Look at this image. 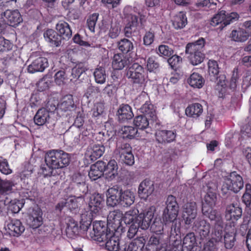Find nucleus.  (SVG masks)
<instances>
[{
  "label": "nucleus",
  "mask_w": 251,
  "mask_h": 251,
  "mask_svg": "<svg viewBox=\"0 0 251 251\" xmlns=\"http://www.w3.org/2000/svg\"><path fill=\"white\" fill-rule=\"evenodd\" d=\"M3 20L7 22L6 25L11 26H17L23 21L21 15L18 10H6L2 14Z\"/></svg>",
  "instance_id": "15"
},
{
  "label": "nucleus",
  "mask_w": 251,
  "mask_h": 251,
  "mask_svg": "<svg viewBox=\"0 0 251 251\" xmlns=\"http://www.w3.org/2000/svg\"><path fill=\"white\" fill-rule=\"evenodd\" d=\"M104 203V196L99 193L91 196L89 202V207L92 216L93 214H98L101 210Z\"/></svg>",
  "instance_id": "14"
},
{
  "label": "nucleus",
  "mask_w": 251,
  "mask_h": 251,
  "mask_svg": "<svg viewBox=\"0 0 251 251\" xmlns=\"http://www.w3.org/2000/svg\"><path fill=\"white\" fill-rule=\"evenodd\" d=\"M249 37L244 29L233 30L230 34L232 39L236 42H244L248 39Z\"/></svg>",
  "instance_id": "47"
},
{
  "label": "nucleus",
  "mask_w": 251,
  "mask_h": 251,
  "mask_svg": "<svg viewBox=\"0 0 251 251\" xmlns=\"http://www.w3.org/2000/svg\"><path fill=\"white\" fill-rule=\"evenodd\" d=\"M50 119V113L45 107L38 109L34 117V122L38 126L47 125Z\"/></svg>",
  "instance_id": "24"
},
{
  "label": "nucleus",
  "mask_w": 251,
  "mask_h": 251,
  "mask_svg": "<svg viewBox=\"0 0 251 251\" xmlns=\"http://www.w3.org/2000/svg\"><path fill=\"white\" fill-rule=\"evenodd\" d=\"M140 112L144 116H148L153 121L157 119L156 110L153 104L150 102L146 101L140 108Z\"/></svg>",
  "instance_id": "37"
},
{
  "label": "nucleus",
  "mask_w": 251,
  "mask_h": 251,
  "mask_svg": "<svg viewBox=\"0 0 251 251\" xmlns=\"http://www.w3.org/2000/svg\"><path fill=\"white\" fill-rule=\"evenodd\" d=\"M154 190L153 182L146 179L140 184L138 187V194L142 199H146L153 193Z\"/></svg>",
  "instance_id": "17"
},
{
  "label": "nucleus",
  "mask_w": 251,
  "mask_h": 251,
  "mask_svg": "<svg viewBox=\"0 0 251 251\" xmlns=\"http://www.w3.org/2000/svg\"><path fill=\"white\" fill-rule=\"evenodd\" d=\"M225 234L224 236L225 246L226 249H230L234 245L235 235L237 233V227L226 225Z\"/></svg>",
  "instance_id": "16"
},
{
  "label": "nucleus",
  "mask_w": 251,
  "mask_h": 251,
  "mask_svg": "<svg viewBox=\"0 0 251 251\" xmlns=\"http://www.w3.org/2000/svg\"><path fill=\"white\" fill-rule=\"evenodd\" d=\"M88 68L85 66L84 63H79L75 65L72 69V75L73 78H78L80 76L86 71Z\"/></svg>",
  "instance_id": "56"
},
{
  "label": "nucleus",
  "mask_w": 251,
  "mask_h": 251,
  "mask_svg": "<svg viewBox=\"0 0 251 251\" xmlns=\"http://www.w3.org/2000/svg\"><path fill=\"white\" fill-rule=\"evenodd\" d=\"M123 190L121 186L114 185L109 188L107 191V204L109 206L114 207L119 203Z\"/></svg>",
  "instance_id": "13"
},
{
  "label": "nucleus",
  "mask_w": 251,
  "mask_h": 251,
  "mask_svg": "<svg viewBox=\"0 0 251 251\" xmlns=\"http://www.w3.org/2000/svg\"><path fill=\"white\" fill-rule=\"evenodd\" d=\"M67 234L72 237L79 234V228L77 222L74 219L69 218L67 223V226L66 229Z\"/></svg>",
  "instance_id": "43"
},
{
  "label": "nucleus",
  "mask_w": 251,
  "mask_h": 251,
  "mask_svg": "<svg viewBox=\"0 0 251 251\" xmlns=\"http://www.w3.org/2000/svg\"><path fill=\"white\" fill-rule=\"evenodd\" d=\"M109 225L106 224L105 222L101 221H96L93 223V235L91 236L94 240L100 243L103 241L106 236H110L112 231L108 229Z\"/></svg>",
  "instance_id": "7"
},
{
  "label": "nucleus",
  "mask_w": 251,
  "mask_h": 251,
  "mask_svg": "<svg viewBox=\"0 0 251 251\" xmlns=\"http://www.w3.org/2000/svg\"><path fill=\"white\" fill-rule=\"evenodd\" d=\"M227 80L225 75H220L217 82L216 89L218 90L220 94L223 96L227 93L228 89L231 91H234L236 90L237 86L239 85V82L234 81L231 79L228 87L227 86Z\"/></svg>",
  "instance_id": "12"
},
{
  "label": "nucleus",
  "mask_w": 251,
  "mask_h": 251,
  "mask_svg": "<svg viewBox=\"0 0 251 251\" xmlns=\"http://www.w3.org/2000/svg\"><path fill=\"white\" fill-rule=\"evenodd\" d=\"M155 40L154 31L150 29L149 31L145 32L143 37V44L146 47L151 46Z\"/></svg>",
  "instance_id": "57"
},
{
  "label": "nucleus",
  "mask_w": 251,
  "mask_h": 251,
  "mask_svg": "<svg viewBox=\"0 0 251 251\" xmlns=\"http://www.w3.org/2000/svg\"><path fill=\"white\" fill-rule=\"evenodd\" d=\"M204 45L205 40L202 37L194 42L187 44L185 52L189 55L188 59L193 65H199L203 61L205 55L202 51Z\"/></svg>",
  "instance_id": "3"
},
{
  "label": "nucleus",
  "mask_w": 251,
  "mask_h": 251,
  "mask_svg": "<svg viewBox=\"0 0 251 251\" xmlns=\"http://www.w3.org/2000/svg\"><path fill=\"white\" fill-rule=\"evenodd\" d=\"M9 234L14 236H20L24 231L25 227L22 222L17 219H12L7 225Z\"/></svg>",
  "instance_id": "25"
},
{
  "label": "nucleus",
  "mask_w": 251,
  "mask_h": 251,
  "mask_svg": "<svg viewBox=\"0 0 251 251\" xmlns=\"http://www.w3.org/2000/svg\"><path fill=\"white\" fill-rule=\"evenodd\" d=\"M197 244L196 238L195 234L193 232L187 233L184 237L183 240V245L184 248L191 250Z\"/></svg>",
  "instance_id": "45"
},
{
  "label": "nucleus",
  "mask_w": 251,
  "mask_h": 251,
  "mask_svg": "<svg viewBox=\"0 0 251 251\" xmlns=\"http://www.w3.org/2000/svg\"><path fill=\"white\" fill-rule=\"evenodd\" d=\"M212 224V234L213 236H215L216 241H222L224 231L223 220L220 221V222L214 223Z\"/></svg>",
  "instance_id": "41"
},
{
  "label": "nucleus",
  "mask_w": 251,
  "mask_h": 251,
  "mask_svg": "<svg viewBox=\"0 0 251 251\" xmlns=\"http://www.w3.org/2000/svg\"><path fill=\"white\" fill-rule=\"evenodd\" d=\"M139 213V210L134 208L126 212L123 217V220L126 225H137L136 217Z\"/></svg>",
  "instance_id": "40"
},
{
  "label": "nucleus",
  "mask_w": 251,
  "mask_h": 251,
  "mask_svg": "<svg viewBox=\"0 0 251 251\" xmlns=\"http://www.w3.org/2000/svg\"><path fill=\"white\" fill-rule=\"evenodd\" d=\"M202 212L204 215L208 217L211 222L217 223L223 220L222 215L219 212L213 210V208H207V206L205 205L202 206Z\"/></svg>",
  "instance_id": "33"
},
{
  "label": "nucleus",
  "mask_w": 251,
  "mask_h": 251,
  "mask_svg": "<svg viewBox=\"0 0 251 251\" xmlns=\"http://www.w3.org/2000/svg\"><path fill=\"white\" fill-rule=\"evenodd\" d=\"M48 66V61L46 57H39L34 59L27 68L30 73L43 72Z\"/></svg>",
  "instance_id": "19"
},
{
  "label": "nucleus",
  "mask_w": 251,
  "mask_h": 251,
  "mask_svg": "<svg viewBox=\"0 0 251 251\" xmlns=\"http://www.w3.org/2000/svg\"><path fill=\"white\" fill-rule=\"evenodd\" d=\"M135 200L134 193L126 190L123 191L119 200V203L124 207H128L132 204Z\"/></svg>",
  "instance_id": "36"
},
{
  "label": "nucleus",
  "mask_w": 251,
  "mask_h": 251,
  "mask_svg": "<svg viewBox=\"0 0 251 251\" xmlns=\"http://www.w3.org/2000/svg\"><path fill=\"white\" fill-rule=\"evenodd\" d=\"M104 173L107 178L112 180L118 175V165L116 161L110 160L107 164L104 162Z\"/></svg>",
  "instance_id": "31"
},
{
  "label": "nucleus",
  "mask_w": 251,
  "mask_h": 251,
  "mask_svg": "<svg viewBox=\"0 0 251 251\" xmlns=\"http://www.w3.org/2000/svg\"><path fill=\"white\" fill-rule=\"evenodd\" d=\"M104 151L105 148L103 145H94L87 148L85 155L94 162L100 158L104 153Z\"/></svg>",
  "instance_id": "21"
},
{
  "label": "nucleus",
  "mask_w": 251,
  "mask_h": 251,
  "mask_svg": "<svg viewBox=\"0 0 251 251\" xmlns=\"http://www.w3.org/2000/svg\"><path fill=\"white\" fill-rule=\"evenodd\" d=\"M203 112V107L199 103L189 105L185 109L186 115L189 117L197 119Z\"/></svg>",
  "instance_id": "29"
},
{
  "label": "nucleus",
  "mask_w": 251,
  "mask_h": 251,
  "mask_svg": "<svg viewBox=\"0 0 251 251\" xmlns=\"http://www.w3.org/2000/svg\"><path fill=\"white\" fill-rule=\"evenodd\" d=\"M193 230L199 233L201 239H206L209 236L210 225L206 221L198 218L193 222Z\"/></svg>",
  "instance_id": "11"
},
{
  "label": "nucleus",
  "mask_w": 251,
  "mask_h": 251,
  "mask_svg": "<svg viewBox=\"0 0 251 251\" xmlns=\"http://www.w3.org/2000/svg\"><path fill=\"white\" fill-rule=\"evenodd\" d=\"M80 218L79 233L81 231L83 232L87 231L92 223V218L90 215L87 216V215L82 214Z\"/></svg>",
  "instance_id": "52"
},
{
  "label": "nucleus",
  "mask_w": 251,
  "mask_h": 251,
  "mask_svg": "<svg viewBox=\"0 0 251 251\" xmlns=\"http://www.w3.org/2000/svg\"><path fill=\"white\" fill-rule=\"evenodd\" d=\"M187 24V19L186 14L183 12H180L175 17L173 25L176 28H182Z\"/></svg>",
  "instance_id": "49"
},
{
  "label": "nucleus",
  "mask_w": 251,
  "mask_h": 251,
  "mask_svg": "<svg viewBox=\"0 0 251 251\" xmlns=\"http://www.w3.org/2000/svg\"><path fill=\"white\" fill-rule=\"evenodd\" d=\"M150 230L156 234L163 233L164 224L159 218H155L152 224H151Z\"/></svg>",
  "instance_id": "51"
},
{
  "label": "nucleus",
  "mask_w": 251,
  "mask_h": 251,
  "mask_svg": "<svg viewBox=\"0 0 251 251\" xmlns=\"http://www.w3.org/2000/svg\"><path fill=\"white\" fill-rule=\"evenodd\" d=\"M156 208L151 206L138 214L136 217L137 226L142 229H147L151 226V222L154 217Z\"/></svg>",
  "instance_id": "6"
},
{
  "label": "nucleus",
  "mask_w": 251,
  "mask_h": 251,
  "mask_svg": "<svg viewBox=\"0 0 251 251\" xmlns=\"http://www.w3.org/2000/svg\"><path fill=\"white\" fill-rule=\"evenodd\" d=\"M166 207L164 210L162 219L165 227L170 226V240L176 242L180 238V224L177 223L176 217L179 211L178 204L176 197L170 195L166 201Z\"/></svg>",
  "instance_id": "1"
},
{
  "label": "nucleus",
  "mask_w": 251,
  "mask_h": 251,
  "mask_svg": "<svg viewBox=\"0 0 251 251\" xmlns=\"http://www.w3.org/2000/svg\"><path fill=\"white\" fill-rule=\"evenodd\" d=\"M121 132L123 138L132 139L137 133V129L132 126H124Z\"/></svg>",
  "instance_id": "53"
},
{
  "label": "nucleus",
  "mask_w": 251,
  "mask_h": 251,
  "mask_svg": "<svg viewBox=\"0 0 251 251\" xmlns=\"http://www.w3.org/2000/svg\"><path fill=\"white\" fill-rule=\"evenodd\" d=\"M146 242L145 237H137L128 245L127 251H143Z\"/></svg>",
  "instance_id": "39"
},
{
  "label": "nucleus",
  "mask_w": 251,
  "mask_h": 251,
  "mask_svg": "<svg viewBox=\"0 0 251 251\" xmlns=\"http://www.w3.org/2000/svg\"><path fill=\"white\" fill-rule=\"evenodd\" d=\"M104 162L98 161L91 165L88 176L92 180H96L102 176L104 173Z\"/></svg>",
  "instance_id": "20"
},
{
  "label": "nucleus",
  "mask_w": 251,
  "mask_h": 251,
  "mask_svg": "<svg viewBox=\"0 0 251 251\" xmlns=\"http://www.w3.org/2000/svg\"><path fill=\"white\" fill-rule=\"evenodd\" d=\"M123 219L122 214L120 210L111 211L107 217V224L115 229L121 224Z\"/></svg>",
  "instance_id": "32"
},
{
  "label": "nucleus",
  "mask_w": 251,
  "mask_h": 251,
  "mask_svg": "<svg viewBox=\"0 0 251 251\" xmlns=\"http://www.w3.org/2000/svg\"><path fill=\"white\" fill-rule=\"evenodd\" d=\"M93 75L97 83L102 84L105 82L107 75L104 67L99 66L96 68L94 70Z\"/></svg>",
  "instance_id": "42"
},
{
  "label": "nucleus",
  "mask_w": 251,
  "mask_h": 251,
  "mask_svg": "<svg viewBox=\"0 0 251 251\" xmlns=\"http://www.w3.org/2000/svg\"><path fill=\"white\" fill-rule=\"evenodd\" d=\"M0 172L6 175L12 173L7 160L2 156H0Z\"/></svg>",
  "instance_id": "60"
},
{
  "label": "nucleus",
  "mask_w": 251,
  "mask_h": 251,
  "mask_svg": "<svg viewBox=\"0 0 251 251\" xmlns=\"http://www.w3.org/2000/svg\"><path fill=\"white\" fill-rule=\"evenodd\" d=\"M156 52L160 56L168 57L173 55L174 50L168 46L161 45L159 46L158 49L156 50Z\"/></svg>",
  "instance_id": "58"
},
{
  "label": "nucleus",
  "mask_w": 251,
  "mask_h": 251,
  "mask_svg": "<svg viewBox=\"0 0 251 251\" xmlns=\"http://www.w3.org/2000/svg\"><path fill=\"white\" fill-rule=\"evenodd\" d=\"M197 216V206L195 202H187L183 206L182 217L185 225L191 226Z\"/></svg>",
  "instance_id": "10"
},
{
  "label": "nucleus",
  "mask_w": 251,
  "mask_h": 251,
  "mask_svg": "<svg viewBox=\"0 0 251 251\" xmlns=\"http://www.w3.org/2000/svg\"><path fill=\"white\" fill-rule=\"evenodd\" d=\"M176 131L175 129H157L155 133V140L157 143L166 145L176 140Z\"/></svg>",
  "instance_id": "9"
},
{
  "label": "nucleus",
  "mask_w": 251,
  "mask_h": 251,
  "mask_svg": "<svg viewBox=\"0 0 251 251\" xmlns=\"http://www.w3.org/2000/svg\"><path fill=\"white\" fill-rule=\"evenodd\" d=\"M13 44L9 40L0 36V52H7L11 50Z\"/></svg>",
  "instance_id": "61"
},
{
  "label": "nucleus",
  "mask_w": 251,
  "mask_h": 251,
  "mask_svg": "<svg viewBox=\"0 0 251 251\" xmlns=\"http://www.w3.org/2000/svg\"><path fill=\"white\" fill-rule=\"evenodd\" d=\"M187 83L194 88H201L204 85V79L200 74L193 73L187 79Z\"/></svg>",
  "instance_id": "35"
},
{
  "label": "nucleus",
  "mask_w": 251,
  "mask_h": 251,
  "mask_svg": "<svg viewBox=\"0 0 251 251\" xmlns=\"http://www.w3.org/2000/svg\"><path fill=\"white\" fill-rule=\"evenodd\" d=\"M244 186L242 177L236 171L232 172L224 178L221 191L223 195H226L228 191L238 193Z\"/></svg>",
  "instance_id": "5"
},
{
  "label": "nucleus",
  "mask_w": 251,
  "mask_h": 251,
  "mask_svg": "<svg viewBox=\"0 0 251 251\" xmlns=\"http://www.w3.org/2000/svg\"><path fill=\"white\" fill-rule=\"evenodd\" d=\"M147 67L149 72L155 73L159 70V64L155 60L154 56H151L147 60Z\"/></svg>",
  "instance_id": "62"
},
{
  "label": "nucleus",
  "mask_w": 251,
  "mask_h": 251,
  "mask_svg": "<svg viewBox=\"0 0 251 251\" xmlns=\"http://www.w3.org/2000/svg\"><path fill=\"white\" fill-rule=\"evenodd\" d=\"M54 81L58 85H62L67 80V75L64 70H60L55 73L54 75Z\"/></svg>",
  "instance_id": "63"
},
{
  "label": "nucleus",
  "mask_w": 251,
  "mask_h": 251,
  "mask_svg": "<svg viewBox=\"0 0 251 251\" xmlns=\"http://www.w3.org/2000/svg\"><path fill=\"white\" fill-rule=\"evenodd\" d=\"M119 121L123 123L130 120L133 117V114L131 107L128 104H122L120 105L118 111Z\"/></svg>",
  "instance_id": "27"
},
{
  "label": "nucleus",
  "mask_w": 251,
  "mask_h": 251,
  "mask_svg": "<svg viewBox=\"0 0 251 251\" xmlns=\"http://www.w3.org/2000/svg\"><path fill=\"white\" fill-rule=\"evenodd\" d=\"M132 151L129 144L124 142H118L117 144L116 152L119 154L120 158Z\"/></svg>",
  "instance_id": "48"
},
{
  "label": "nucleus",
  "mask_w": 251,
  "mask_h": 251,
  "mask_svg": "<svg viewBox=\"0 0 251 251\" xmlns=\"http://www.w3.org/2000/svg\"><path fill=\"white\" fill-rule=\"evenodd\" d=\"M133 123L137 128L141 130L145 129L149 126L148 118L143 115L135 117L134 119Z\"/></svg>",
  "instance_id": "44"
},
{
  "label": "nucleus",
  "mask_w": 251,
  "mask_h": 251,
  "mask_svg": "<svg viewBox=\"0 0 251 251\" xmlns=\"http://www.w3.org/2000/svg\"><path fill=\"white\" fill-rule=\"evenodd\" d=\"M110 236H106L102 242L104 243L105 248L109 251H116L117 245L119 241V238L115 236L114 233L112 231L110 232Z\"/></svg>",
  "instance_id": "34"
},
{
  "label": "nucleus",
  "mask_w": 251,
  "mask_h": 251,
  "mask_svg": "<svg viewBox=\"0 0 251 251\" xmlns=\"http://www.w3.org/2000/svg\"><path fill=\"white\" fill-rule=\"evenodd\" d=\"M226 11L222 10L216 14L211 19L210 25L212 26H215L220 25L219 28L223 29L225 26L224 25L225 19L226 17Z\"/></svg>",
  "instance_id": "46"
},
{
  "label": "nucleus",
  "mask_w": 251,
  "mask_h": 251,
  "mask_svg": "<svg viewBox=\"0 0 251 251\" xmlns=\"http://www.w3.org/2000/svg\"><path fill=\"white\" fill-rule=\"evenodd\" d=\"M78 184H72L74 192L78 195V199L80 200L83 199V195L87 192V187L86 186L85 182H78Z\"/></svg>",
  "instance_id": "54"
},
{
  "label": "nucleus",
  "mask_w": 251,
  "mask_h": 251,
  "mask_svg": "<svg viewBox=\"0 0 251 251\" xmlns=\"http://www.w3.org/2000/svg\"><path fill=\"white\" fill-rule=\"evenodd\" d=\"M129 63V58L120 53L115 54L112 58V67L115 70L123 69L128 66Z\"/></svg>",
  "instance_id": "18"
},
{
  "label": "nucleus",
  "mask_w": 251,
  "mask_h": 251,
  "mask_svg": "<svg viewBox=\"0 0 251 251\" xmlns=\"http://www.w3.org/2000/svg\"><path fill=\"white\" fill-rule=\"evenodd\" d=\"M242 215V209L237 204H230L226 207L225 217L226 220V225L232 226L237 227V221L241 218Z\"/></svg>",
  "instance_id": "8"
},
{
  "label": "nucleus",
  "mask_w": 251,
  "mask_h": 251,
  "mask_svg": "<svg viewBox=\"0 0 251 251\" xmlns=\"http://www.w3.org/2000/svg\"><path fill=\"white\" fill-rule=\"evenodd\" d=\"M42 216V212L41 209H33L27 220L29 226L33 229L39 227L43 223Z\"/></svg>",
  "instance_id": "22"
},
{
  "label": "nucleus",
  "mask_w": 251,
  "mask_h": 251,
  "mask_svg": "<svg viewBox=\"0 0 251 251\" xmlns=\"http://www.w3.org/2000/svg\"><path fill=\"white\" fill-rule=\"evenodd\" d=\"M242 201L246 206L249 207L251 204V185L247 184L246 185V192L242 198Z\"/></svg>",
  "instance_id": "64"
},
{
  "label": "nucleus",
  "mask_w": 251,
  "mask_h": 251,
  "mask_svg": "<svg viewBox=\"0 0 251 251\" xmlns=\"http://www.w3.org/2000/svg\"><path fill=\"white\" fill-rule=\"evenodd\" d=\"M208 73L211 76H213L217 78V80L219 79L218 75L219 73V68L218 63L214 60H209L208 62Z\"/></svg>",
  "instance_id": "55"
},
{
  "label": "nucleus",
  "mask_w": 251,
  "mask_h": 251,
  "mask_svg": "<svg viewBox=\"0 0 251 251\" xmlns=\"http://www.w3.org/2000/svg\"><path fill=\"white\" fill-rule=\"evenodd\" d=\"M81 133L79 135L80 141L82 144H90L93 136V129L91 124L85 125L82 128Z\"/></svg>",
  "instance_id": "28"
},
{
  "label": "nucleus",
  "mask_w": 251,
  "mask_h": 251,
  "mask_svg": "<svg viewBox=\"0 0 251 251\" xmlns=\"http://www.w3.org/2000/svg\"><path fill=\"white\" fill-rule=\"evenodd\" d=\"M117 48L123 54H130L134 49L132 42L126 38L121 39L119 41L117 42Z\"/></svg>",
  "instance_id": "30"
},
{
  "label": "nucleus",
  "mask_w": 251,
  "mask_h": 251,
  "mask_svg": "<svg viewBox=\"0 0 251 251\" xmlns=\"http://www.w3.org/2000/svg\"><path fill=\"white\" fill-rule=\"evenodd\" d=\"M58 107L60 110L64 111H70L75 108V103L72 95H67L65 96L61 100V101L59 103Z\"/></svg>",
  "instance_id": "38"
},
{
  "label": "nucleus",
  "mask_w": 251,
  "mask_h": 251,
  "mask_svg": "<svg viewBox=\"0 0 251 251\" xmlns=\"http://www.w3.org/2000/svg\"><path fill=\"white\" fill-rule=\"evenodd\" d=\"M217 201V195L216 193L208 191L205 195L204 198V202H202V206L205 205L209 207L213 208L216 204Z\"/></svg>",
  "instance_id": "50"
},
{
  "label": "nucleus",
  "mask_w": 251,
  "mask_h": 251,
  "mask_svg": "<svg viewBox=\"0 0 251 251\" xmlns=\"http://www.w3.org/2000/svg\"><path fill=\"white\" fill-rule=\"evenodd\" d=\"M126 76L131 79L134 85H138L141 88L145 85L148 78L146 69L138 63H134L128 67Z\"/></svg>",
  "instance_id": "4"
},
{
  "label": "nucleus",
  "mask_w": 251,
  "mask_h": 251,
  "mask_svg": "<svg viewBox=\"0 0 251 251\" xmlns=\"http://www.w3.org/2000/svg\"><path fill=\"white\" fill-rule=\"evenodd\" d=\"M58 33L63 39H69L72 36V31L69 24L64 21H59L56 25Z\"/></svg>",
  "instance_id": "26"
},
{
  "label": "nucleus",
  "mask_w": 251,
  "mask_h": 251,
  "mask_svg": "<svg viewBox=\"0 0 251 251\" xmlns=\"http://www.w3.org/2000/svg\"><path fill=\"white\" fill-rule=\"evenodd\" d=\"M14 186L11 180H2L0 178V192L2 193L10 192Z\"/></svg>",
  "instance_id": "59"
},
{
  "label": "nucleus",
  "mask_w": 251,
  "mask_h": 251,
  "mask_svg": "<svg viewBox=\"0 0 251 251\" xmlns=\"http://www.w3.org/2000/svg\"><path fill=\"white\" fill-rule=\"evenodd\" d=\"M45 161L46 164L55 169H62L69 164L70 157L62 150H52L46 153Z\"/></svg>",
  "instance_id": "2"
},
{
  "label": "nucleus",
  "mask_w": 251,
  "mask_h": 251,
  "mask_svg": "<svg viewBox=\"0 0 251 251\" xmlns=\"http://www.w3.org/2000/svg\"><path fill=\"white\" fill-rule=\"evenodd\" d=\"M44 37L51 46L54 47L60 46L62 39H63L59 33L52 29L47 30L44 33Z\"/></svg>",
  "instance_id": "23"
}]
</instances>
